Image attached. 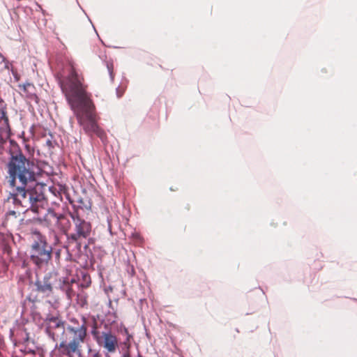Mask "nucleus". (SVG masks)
<instances>
[{"label":"nucleus","instance_id":"f257e3e1","mask_svg":"<svg viewBox=\"0 0 357 357\" xmlns=\"http://www.w3.org/2000/svg\"><path fill=\"white\" fill-rule=\"evenodd\" d=\"M33 165V162L26 159L22 153L12 155L7 165L9 183L15 189L10 194L5 204L8 208L10 204H13L18 213L21 211L24 212L28 210L38 213L43 209V193L37 192L36 188L25 189L29 183L35 182V174L31 168Z\"/></svg>","mask_w":357,"mask_h":357},{"label":"nucleus","instance_id":"f03ea898","mask_svg":"<svg viewBox=\"0 0 357 357\" xmlns=\"http://www.w3.org/2000/svg\"><path fill=\"white\" fill-rule=\"evenodd\" d=\"M68 75L60 81L61 91L84 131L89 135L95 134L103 138L105 133L96 123L94 105L91 93L87 91L88 85L84 77L78 73L73 61H68Z\"/></svg>","mask_w":357,"mask_h":357},{"label":"nucleus","instance_id":"7ed1b4c3","mask_svg":"<svg viewBox=\"0 0 357 357\" xmlns=\"http://www.w3.org/2000/svg\"><path fill=\"white\" fill-rule=\"evenodd\" d=\"M82 320L81 326L78 327L68 326L66 328L65 340L59 344V351L68 357H74L75 354H81L82 344L87 337L86 319L83 317Z\"/></svg>","mask_w":357,"mask_h":357},{"label":"nucleus","instance_id":"20e7f679","mask_svg":"<svg viewBox=\"0 0 357 357\" xmlns=\"http://www.w3.org/2000/svg\"><path fill=\"white\" fill-rule=\"evenodd\" d=\"M52 248L48 245L45 237L39 236L31 246V260L38 267L47 265L52 257Z\"/></svg>","mask_w":357,"mask_h":357},{"label":"nucleus","instance_id":"39448f33","mask_svg":"<svg viewBox=\"0 0 357 357\" xmlns=\"http://www.w3.org/2000/svg\"><path fill=\"white\" fill-rule=\"evenodd\" d=\"M93 340L103 349L105 357H110V355L114 354L119 349L117 336L107 327Z\"/></svg>","mask_w":357,"mask_h":357},{"label":"nucleus","instance_id":"423d86ee","mask_svg":"<svg viewBox=\"0 0 357 357\" xmlns=\"http://www.w3.org/2000/svg\"><path fill=\"white\" fill-rule=\"evenodd\" d=\"M70 216L73 221L75 232L68 236V240L69 241L77 242L80 239L89 237L91 232V223L82 219L77 212L70 213Z\"/></svg>","mask_w":357,"mask_h":357},{"label":"nucleus","instance_id":"0eeeda50","mask_svg":"<svg viewBox=\"0 0 357 357\" xmlns=\"http://www.w3.org/2000/svg\"><path fill=\"white\" fill-rule=\"evenodd\" d=\"M45 324L46 333L54 341H56L58 338V335L55 332L56 330L64 332L65 322L58 317L47 316L45 320Z\"/></svg>","mask_w":357,"mask_h":357},{"label":"nucleus","instance_id":"6e6552de","mask_svg":"<svg viewBox=\"0 0 357 357\" xmlns=\"http://www.w3.org/2000/svg\"><path fill=\"white\" fill-rule=\"evenodd\" d=\"M56 280V276L52 273L46 274L43 279H38L35 282L36 291L49 296L53 292V285Z\"/></svg>","mask_w":357,"mask_h":357},{"label":"nucleus","instance_id":"1a4fd4ad","mask_svg":"<svg viewBox=\"0 0 357 357\" xmlns=\"http://www.w3.org/2000/svg\"><path fill=\"white\" fill-rule=\"evenodd\" d=\"M18 87L21 91L22 96L28 100L38 102L39 98L36 94V88L33 83L26 82L19 84Z\"/></svg>","mask_w":357,"mask_h":357},{"label":"nucleus","instance_id":"9d476101","mask_svg":"<svg viewBox=\"0 0 357 357\" xmlns=\"http://www.w3.org/2000/svg\"><path fill=\"white\" fill-rule=\"evenodd\" d=\"M10 137V128L8 117H0V147L6 142Z\"/></svg>","mask_w":357,"mask_h":357},{"label":"nucleus","instance_id":"9b49d317","mask_svg":"<svg viewBox=\"0 0 357 357\" xmlns=\"http://www.w3.org/2000/svg\"><path fill=\"white\" fill-rule=\"evenodd\" d=\"M59 215L53 210L49 209L41 220L42 224L54 230L58 222Z\"/></svg>","mask_w":357,"mask_h":357},{"label":"nucleus","instance_id":"f8f14e48","mask_svg":"<svg viewBox=\"0 0 357 357\" xmlns=\"http://www.w3.org/2000/svg\"><path fill=\"white\" fill-rule=\"evenodd\" d=\"M70 226L71 224L68 218L62 214L59 215L58 222L56 223L55 228L58 229L68 236L70 235L68 232Z\"/></svg>","mask_w":357,"mask_h":357},{"label":"nucleus","instance_id":"ddd939ff","mask_svg":"<svg viewBox=\"0 0 357 357\" xmlns=\"http://www.w3.org/2000/svg\"><path fill=\"white\" fill-rule=\"evenodd\" d=\"M91 326V334L93 337V339L95 338V337L98 336L102 331L100 330V328L99 327L98 322L96 319V318L94 316L91 317V323L90 324Z\"/></svg>","mask_w":357,"mask_h":357},{"label":"nucleus","instance_id":"4468645a","mask_svg":"<svg viewBox=\"0 0 357 357\" xmlns=\"http://www.w3.org/2000/svg\"><path fill=\"white\" fill-rule=\"evenodd\" d=\"M62 289L66 292V296L68 300H71L73 297L75 295L74 290L73 289L71 285L68 282L63 284Z\"/></svg>","mask_w":357,"mask_h":357},{"label":"nucleus","instance_id":"2eb2a0df","mask_svg":"<svg viewBox=\"0 0 357 357\" xmlns=\"http://www.w3.org/2000/svg\"><path fill=\"white\" fill-rule=\"evenodd\" d=\"M0 117H8L7 115V105L5 101L0 98Z\"/></svg>","mask_w":357,"mask_h":357},{"label":"nucleus","instance_id":"dca6fc26","mask_svg":"<svg viewBox=\"0 0 357 357\" xmlns=\"http://www.w3.org/2000/svg\"><path fill=\"white\" fill-rule=\"evenodd\" d=\"M89 357H102V354L99 350L89 349L88 350Z\"/></svg>","mask_w":357,"mask_h":357},{"label":"nucleus","instance_id":"f3484780","mask_svg":"<svg viewBox=\"0 0 357 357\" xmlns=\"http://www.w3.org/2000/svg\"><path fill=\"white\" fill-rule=\"evenodd\" d=\"M16 213H17V211H15V210H10V209L8 211V213H6V217L9 218L10 215L16 217Z\"/></svg>","mask_w":357,"mask_h":357},{"label":"nucleus","instance_id":"a211bd4d","mask_svg":"<svg viewBox=\"0 0 357 357\" xmlns=\"http://www.w3.org/2000/svg\"><path fill=\"white\" fill-rule=\"evenodd\" d=\"M108 68V70H109V73L110 74V76L112 77V79H113V71H112V66H107Z\"/></svg>","mask_w":357,"mask_h":357},{"label":"nucleus","instance_id":"6ab92c4d","mask_svg":"<svg viewBox=\"0 0 357 357\" xmlns=\"http://www.w3.org/2000/svg\"><path fill=\"white\" fill-rule=\"evenodd\" d=\"M122 357H130V351H127L125 353H123Z\"/></svg>","mask_w":357,"mask_h":357},{"label":"nucleus","instance_id":"aec40b11","mask_svg":"<svg viewBox=\"0 0 357 357\" xmlns=\"http://www.w3.org/2000/svg\"><path fill=\"white\" fill-rule=\"evenodd\" d=\"M9 65H10V63H8V61H6L5 67L8 69L9 68Z\"/></svg>","mask_w":357,"mask_h":357},{"label":"nucleus","instance_id":"412c9836","mask_svg":"<svg viewBox=\"0 0 357 357\" xmlns=\"http://www.w3.org/2000/svg\"><path fill=\"white\" fill-rule=\"evenodd\" d=\"M35 188H36V190L38 191L37 188H38V185H36V186ZM39 188H41V186H39Z\"/></svg>","mask_w":357,"mask_h":357},{"label":"nucleus","instance_id":"4be33fe9","mask_svg":"<svg viewBox=\"0 0 357 357\" xmlns=\"http://www.w3.org/2000/svg\"><path fill=\"white\" fill-rule=\"evenodd\" d=\"M50 143H51V142H50V141H48V142H47V144H50Z\"/></svg>","mask_w":357,"mask_h":357},{"label":"nucleus","instance_id":"5701e85b","mask_svg":"<svg viewBox=\"0 0 357 357\" xmlns=\"http://www.w3.org/2000/svg\"><path fill=\"white\" fill-rule=\"evenodd\" d=\"M136 236H137V238H139V234H137V235H136Z\"/></svg>","mask_w":357,"mask_h":357}]
</instances>
